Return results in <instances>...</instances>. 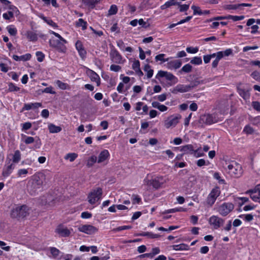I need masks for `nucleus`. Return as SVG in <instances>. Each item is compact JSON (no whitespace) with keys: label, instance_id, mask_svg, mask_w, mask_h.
Returning <instances> with one entry per match:
<instances>
[{"label":"nucleus","instance_id":"obj_1","mask_svg":"<svg viewBox=\"0 0 260 260\" xmlns=\"http://www.w3.org/2000/svg\"><path fill=\"white\" fill-rule=\"evenodd\" d=\"M50 175L46 172H39L31 176L28 182L27 189L31 195H35L41 191L44 186L50 180Z\"/></svg>","mask_w":260,"mask_h":260},{"label":"nucleus","instance_id":"obj_2","mask_svg":"<svg viewBox=\"0 0 260 260\" xmlns=\"http://www.w3.org/2000/svg\"><path fill=\"white\" fill-rule=\"evenodd\" d=\"M223 168L226 173L234 178L241 177L243 172L241 165L234 160L225 161Z\"/></svg>","mask_w":260,"mask_h":260},{"label":"nucleus","instance_id":"obj_3","mask_svg":"<svg viewBox=\"0 0 260 260\" xmlns=\"http://www.w3.org/2000/svg\"><path fill=\"white\" fill-rule=\"evenodd\" d=\"M234 205L230 202H224L215 208V210L222 216H226L234 209Z\"/></svg>","mask_w":260,"mask_h":260},{"label":"nucleus","instance_id":"obj_4","mask_svg":"<svg viewBox=\"0 0 260 260\" xmlns=\"http://www.w3.org/2000/svg\"><path fill=\"white\" fill-rule=\"evenodd\" d=\"M102 189L98 187L93 189L88 196V201L90 204H94L102 198Z\"/></svg>","mask_w":260,"mask_h":260},{"label":"nucleus","instance_id":"obj_5","mask_svg":"<svg viewBox=\"0 0 260 260\" xmlns=\"http://www.w3.org/2000/svg\"><path fill=\"white\" fill-rule=\"evenodd\" d=\"M181 116L179 114L172 115L168 117L164 121V126L169 129L174 127L179 123Z\"/></svg>","mask_w":260,"mask_h":260},{"label":"nucleus","instance_id":"obj_6","mask_svg":"<svg viewBox=\"0 0 260 260\" xmlns=\"http://www.w3.org/2000/svg\"><path fill=\"white\" fill-rule=\"evenodd\" d=\"M220 194V190L219 187H215L213 188L207 198V204L211 207L214 204L216 200L219 196Z\"/></svg>","mask_w":260,"mask_h":260},{"label":"nucleus","instance_id":"obj_7","mask_svg":"<svg viewBox=\"0 0 260 260\" xmlns=\"http://www.w3.org/2000/svg\"><path fill=\"white\" fill-rule=\"evenodd\" d=\"M208 223L214 229L217 230L221 227L224 223V219L218 215H212L208 219Z\"/></svg>","mask_w":260,"mask_h":260},{"label":"nucleus","instance_id":"obj_8","mask_svg":"<svg viewBox=\"0 0 260 260\" xmlns=\"http://www.w3.org/2000/svg\"><path fill=\"white\" fill-rule=\"evenodd\" d=\"M158 77H165L167 80L171 82L170 83V85L175 84L178 82V80L176 77H175L173 74L166 71H158L156 76V78H157Z\"/></svg>","mask_w":260,"mask_h":260},{"label":"nucleus","instance_id":"obj_9","mask_svg":"<svg viewBox=\"0 0 260 260\" xmlns=\"http://www.w3.org/2000/svg\"><path fill=\"white\" fill-rule=\"evenodd\" d=\"M22 137L24 140V142L26 144H32L35 142V145L34 147V149L40 148L42 145L41 142L39 137H36V138H34L32 137L27 136L23 134L22 135Z\"/></svg>","mask_w":260,"mask_h":260},{"label":"nucleus","instance_id":"obj_10","mask_svg":"<svg viewBox=\"0 0 260 260\" xmlns=\"http://www.w3.org/2000/svg\"><path fill=\"white\" fill-rule=\"evenodd\" d=\"M194 87L192 85L178 84L171 90L173 94H177L178 92L183 93L190 91Z\"/></svg>","mask_w":260,"mask_h":260},{"label":"nucleus","instance_id":"obj_11","mask_svg":"<svg viewBox=\"0 0 260 260\" xmlns=\"http://www.w3.org/2000/svg\"><path fill=\"white\" fill-rule=\"evenodd\" d=\"M78 230L82 233L88 235H91L98 232V229L96 227L90 224L81 225L78 227Z\"/></svg>","mask_w":260,"mask_h":260},{"label":"nucleus","instance_id":"obj_12","mask_svg":"<svg viewBox=\"0 0 260 260\" xmlns=\"http://www.w3.org/2000/svg\"><path fill=\"white\" fill-rule=\"evenodd\" d=\"M110 56L112 61L116 63L123 64L125 61V59H123L118 51L114 48L111 50Z\"/></svg>","mask_w":260,"mask_h":260},{"label":"nucleus","instance_id":"obj_13","mask_svg":"<svg viewBox=\"0 0 260 260\" xmlns=\"http://www.w3.org/2000/svg\"><path fill=\"white\" fill-rule=\"evenodd\" d=\"M11 161V159L6 160V164L5 165L2 172V175L4 177H8L15 168L14 165Z\"/></svg>","mask_w":260,"mask_h":260},{"label":"nucleus","instance_id":"obj_14","mask_svg":"<svg viewBox=\"0 0 260 260\" xmlns=\"http://www.w3.org/2000/svg\"><path fill=\"white\" fill-rule=\"evenodd\" d=\"M110 154L109 151L107 149L102 150L97 157L98 163L104 164L106 165L110 158Z\"/></svg>","mask_w":260,"mask_h":260},{"label":"nucleus","instance_id":"obj_15","mask_svg":"<svg viewBox=\"0 0 260 260\" xmlns=\"http://www.w3.org/2000/svg\"><path fill=\"white\" fill-rule=\"evenodd\" d=\"M167 182V180L162 176H157L152 179V186L155 189H158Z\"/></svg>","mask_w":260,"mask_h":260},{"label":"nucleus","instance_id":"obj_16","mask_svg":"<svg viewBox=\"0 0 260 260\" xmlns=\"http://www.w3.org/2000/svg\"><path fill=\"white\" fill-rule=\"evenodd\" d=\"M72 231V229L70 230L62 225H58L55 230V232L59 234L60 236L63 237L69 236Z\"/></svg>","mask_w":260,"mask_h":260},{"label":"nucleus","instance_id":"obj_17","mask_svg":"<svg viewBox=\"0 0 260 260\" xmlns=\"http://www.w3.org/2000/svg\"><path fill=\"white\" fill-rule=\"evenodd\" d=\"M202 120L207 124H211L218 122V119L214 114L204 115L202 117Z\"/></svg>","mask_w":260,"mask_h":260},{"label":"nucleus","instance_id":"obj_18","mask_svg":"<svg viewBox=\"0 0 260 260\" xmlns=\"http://www.w3.org/2000/svg\"><path fill=\"white\" fill-rule=\"evenodd\" d=\"M182 64V62L180 60H172L168 61L166 64V67L170 70L177 69H179Z\"/></svg>","mask_w":260,"mask_h":260},{"label":"nucleus","instance_id":"obj_19","mask_svg":"<svg viewBox=\"0 0 260 260\" xmlns=\"http://www.w3.org/2000/svg\"><path fill=\"white\" fill-rule=\"evenodd\" d=\"M41 107H42V104L41 103H30L25 104L23 107L22 108L21 112H23L25 110H29L32 109H37Z\"/></svg>","mask_w":260,"mask_h":260},{"label":"nucleus","instance_id":"obj_20","mask_svg":"<svg viewBox=\"0 0 260 260\" xmlns=\"http://www.w3.org/2000/svg\"><path fill=\"white\" fill-rule=\"evenodd\" d=\"M76 48L78 50L79 55L81 58H83L86 55V51L83 47L81 41H78L75 44Z\"/></svg>","mask_w":260,"mask_h":260},{"label":"nucleus","instance_id":"obj_21","mask_svg":"<svg viewBox=\"0 0 260 260\" xmlns=\"http://www.w3.org/2000/svg\"><path fill=\"white\" fill-rule=\"evenodd\" d=\"M87 73L91 80L96 82L97 86H99L100 84V78L99 76L95 72L89 69L88 70Z\"/></svg>","mask_w":260,"mask_h":260},{"label":"nucleus","instance_id":"obj_22","mask_svg":"<svg viewBox=\"0 0 260 260\" xmlns=\"http://www.w3.org/2000/svg\"><path fill=\"white\" fill-rule=\"evenodd\" d=\"M31 57V55L30 53H26L25 54L18 56L16 55H13L12 58L16 61H25L29 60Z\"/></svg>","mask_w":260,"mask_h":260},{"label":"nucleus","instance_id":"obj_23","mask_svg":"<svg viewBox=\"0 0 260 260\" xmlns=\"http://www.w3.org/2000/svg\"><path fill=\"white\" fill-rule=\"evenodd\" d=\"M246 193H250L251 199L254 202H258L259 200H260V198L258 197V194L257 193V190L256 187L254 189L247 190L246 192Z\"/></svg>","mask_w":260,"mask_h":260},{"label":"nucleus","instance_id":"obj_24","mask_svg":"<svg viewBox=\"0 0 260 260\" xmlns=\"http://www.w3.org/2000/svg\"><path fill=\"white\" fill-rule=\"evenodd\" d=\"M21 218L26 217L29 214V208L26 205L18 206Z\"/></svg>","mask_w":260,"mask_h":260},{"label":"nucleus","instance_id":"obj_25","mask_svg":"<svg viewBox=\"0 0 260 260\" xmlns=\"http://www.w3.org/2000/svg\"><path fill=\"white\" fill-rule=\"evenodd\" d=\"M151 104L153 108L157 109L160 112H165L168 109V108L166 105L161 104L158 102H153Z\"/></svg>","mask_w":260,"mask_h":260},{"label":"nucleus","instance_id":"obj_26","mask_svg":"<svg viewBox=\"0 0 260 260\" xmlns=\"http://www.w3.org/2000/svg\"><path fill=\"white\" fill-rule=\"evenodd\" d=\"M238 91L240 95L244 100H248L249 99L250 96V94L249 92L250 89L246 90L245 89L238 88Z\"/></svg>","mask_w":260,"mask_h":260},{"label":"nucleus","instance_id":"obj_27","mask_svg":"<svg viewBox=\"0 0 260 260\" xmlns=\"http://www.w3.org/2000/svg\"><path fill=\"white\" fill-rule=\"evenodd\" d=\"M48 129L50 133H58L60 132L62 128L60 126H56L53 123H50L48 126Z\"/></svg>","mask_w":260,"mask_h":260},{"label":"nucleus","instance_id":"obj_28","mask_svg":"<svg viewBox=\"0 0 260 260\" xmlns=\"http://www.w3.org/2000/svg\"><path fill=\"white\" fill-rule=\"evenodd\" d=\"M180 150L185 153H190L192 154L193 152L194 151V148L192 145L188 144L182 146Z\"/></svg>","mask_w":260,"mask_h":260},{"label":"nucleus","instance_id":"obj_29","mask_svg":"<svg viewBox=\"0 0 260 260\" xmlns=\"http://www.w3.org/2000/svg\"><path fill=\"white\" fill-rule=\"evenodd\" d=\"M26 36L29 41L35 42L38 40V36L36 33L32 31H27Z\"/></svg>","mask_w":260,"mask_h":260},{"label":"nucleus","instance_id":"obj_30","mask_svg":"<svg viewBox=\"0 0 260 260\" xmlns=\"http://www.w3.org/2000/svg\"><path fill=\"white\" fill-rule=\"evenodd\" d=\"M55 83L59 88L62 90H70L71 89L70 86L66 83L62 82V81L57 80L55 81Z\"/></svg>","mask_w":260,"mask_h":260},{"label":"nucleus","instance_id":"obj_31","mask_svg":"<svg viewBox=\"0 0 260 260\" xmlns=\"http://www.w3.org/2000/svg\"><path fill=\"white\" fill-rule=\"evenodd\" d=\"M173 250L176 251L186 250L189 249V246L185 244H180L179 245H174L172 246Z\"/></svg>","mask_w":260,"mask_h":260},{"label":"nucleus","instance_id":"obj_32","mask_svg":"<svg viewBox=\"0 0 260 260\" xmlns=\"http://www.w3.org/2000/svg\"><path fill=\"white\" fill-rule=\"evenodd\" d=\"M75 23L77 27H81L83 30L87 28V23L82 18L79 19Z\"/></svg>","mask_w":260,"mask_h":260},{"label":"nucleus","instance_id":"obj_33","mask_svg":"<svg viewBox=\"0 0 260 260\" xmlns=\"http://www.w3.org/2000/svg\"><path fill=\"white\" fill-rule=\"evenodd\" d=\"M82 2L90 8H93L96 4L98 3V0H81Z\"/></svg>","mask_w":260,"mask_h":260},{"label":"nucleus","instance_id":"obj_34","mask_svg":"<svg viewBox=\"0 0 260 260\" xmlns=\"http://www.w3.org/2000/svg\"><path fill=\"white\" fill-rule=\"evenodd\" d=\"M11 216L13 218H21L18 206H17L12 209L11 211Z\"/></svg>","mask_w":260,"mask_h":260},{"label":"nucleus","instance_id":"obj_35","mask_svg":"<svg viewBox=\"0 0 260 260\" xmlns=\"http://www.w3.org/2000/svg\"><path fill=\"white\" fill-rule=\"evenodd\" d=\"M176 5H178V3L177 2L174 1V0H169L168 2H166L165 4L162 5L160 8L162 10H164L172 6Z\"/></svg>","mask_w":260,"mask_h":260},{"label":"nucleus","instance_id":"obj_36","mask_svg":"<svg viewBox=\"0 0 260 260\" xmlns=\"http://www.w3.org/2000/svg\"><path fill=\"white\" fill-rule=\"evenodd\" d=\"M144 71L146 72L147 77L150 78L153 75V70L151 69V67L148 64H146L144 68Z\"/></svg>","mask_w":260,"mask_h":260},{"label":"nucleus","instance_id":"obj_37","mask_svg":"<svg viewBox=\"0 0 260 260\" xmlns=\"http://www.w3.org/2000/svg\"><path fill=\"white\" fill-rule=\"evenodd\" d=\"M96 162H98L97 157L92 155L88 159L86 165L89 168L91 167Z\"/></svg>","mask_w":260,"mask_h":260},{"label":"nucleus","instance_id":"obj_38","mask_svg":"<svg viewBox=\"0 0 260 260\" xmlns=\"http://www.w3.org/2000/svg\"><path fill=\"white\" fill-rule=\"evenodd\" d=\"M218 54L219 55H221V58H223L224 56L233 55V50L231 48L227 49L224 51H218Z\"/></svg>","mask_w":260,"mask_h":260},{"label":"nucleus","instance_id":"obj_39","mask_svg":"<svg viewBox=\"0 0 260 260\" xmlns=\"http://www.w3.org/2000/svg\"><path fill=\"white\" fill-rule=\"evenodd\" d=\"M21 159V154L19 150L15 151L12 157L13 162L14 164L18 163Z\"/></svg>","mask_w":260,"mask_h":260},{"label":"nucleus","instance_id":"obj_40","mask_svg":"<svg viewBox=\"0 0 260 260\" xmlns=\"http://www.w3.org/2000/svg\"><path fill=\"white\" fill-rule=\"evenodd\" d=\"M166 54L161 53L158 55H157L155 57V60L156 61H161V63L169 61V58H165Z\"/></svg>","mask_w":260,"mask_h":260},{"label":"nucleus","instance_id":"obj_41","mask_svg":"<svg viewBox=\"0 0 260 260\" xmlns=\"http://www.w3.org/2000/svg\"><path fill=\"white\" fill-rule=\"evenodd\" d=\"M77 154L75 153H69L66 155L64 159L69 160L70 162H72L77 157Z\"/></svg>","mask_w":260,"mask_h":260},{"label":"nucleus","instance_id":"obj_42","mask_svg":"<svg viewBox=\"0 0 260 260\" xmlns=\"http://www.w3.org/2000/svg\"><path fill=\"white\" fill-rule=\"evenodd\" d=\"M184 211V210L182 208H173V209L165 210L164 211L161 212V214H165L175 213L176 212H181V211Z\"/></svg>","mask_w":260,"mask_h":260},{"label":"nucleus","instance_id":"obj_43","mask_svg":"<svg viewBox=\"0 0 260 260\" xmlns=\"http://www.w3.org/2000/svg\"><path fill=\"white\" fill-rule=\"evenodd\" d=\"M251 123L257 127H260V116L251 117L250 118Z\"/></svg>","mask_w":260,"mask_h":260},{"label":"nucleus","instance_id":"obj_44","mask_svg":"<svg viewBox=\"0 0 260 260\" xmlns=\"http://www.w3.org/2000/svg\"><path fill=\"white\" fill-rule=\"evenodd\" d=\"M243 132L247 135H251L254 133V130L250 125H246L244 127Z\"/></svg>","mask_w":260,"mask_h":260},{"label":"nucleus","instance_id":"obj_45","mask_svg":"<svg viewBox=\"0 0 260 260\" xmlns=\"http://www.w3.org/2000/svg\"><path fill=\"white\" fill-rule=\"evenodd\" d=\"M190 62L194 65H200L202 63V59L201 57L196 56L191 59Z\"/></svg>","mask_w":260,"mask_h":260},{"label":"nucleus","instance_id":"obj_46","mask_svg":"<svg viewBox=\"0 0 260 260\" xmlns=\"http://www.w3.org/2000/svg\"><path fill=\"white\" fill-rule=\"evenodd\" d=\"M140 235L142 236H147L151 238H153V239L158 238L160 237V235H159L158 234H153L151 232L143 233L140 234Z\"/></svg>","mask_w":260,"mask_h":260},{"label":"nucleus","instance_id":"obj_47","mask_svg":"<svg viewBox=\"0 0 260 260\" xmlns=\"http://www.w3.org/2000/svg\"><path fill=\"white\" fill-rule=\"evenodd\" d=\"M7 29L10 35H11V36H14L17 33V30L16 28L12 25L7 26Z\"/></svg>","mask_w":260,"mask_h":260},{"label":"nucleus","instance_id":"obj_48","mask_svg":"<svg viewBox=\"0 0 260 260\" xmlns=\"http://www.w3.org/2000/svg\"><path fill=\"white\" fill-rule=\"evenodd\" d=\"M192 154H193V155L196 157H199L203 156L204 155V153L202 151V148L200 147L196 150H194Z\"/></svg>","mask_w":260,"mask_h":260},{"label":"nucleus","instance_id":"obj_49","mask_svg":"<svg viewBox=\"0 0 260 260\" xmlns=\"http://www.w3.org/2000/svg\"><path fill=\"white\" fill-rule=\"evenodd\" d=\"M192 70V66L189 64H186L184 65L180 70V72H183L186 73H189Z\"/></svg>","mask_w":260,"mask_h":260},{"label":"nucleus","instance_id":"obj_50","mask_svg":"<svg viewBox=\"0 0 260 260\" xmlns=\"http://www.w3.org/2000/svg\"><path fill=\"white\" fill-rule=\"evenodd\" d=\"M117 10H118V9H117V6L115 5H112L110 7V8L108 11V15H115L117 13Z\"/></svg>","mask_w":260,"mask_h":260},{"label":"nucleus","instance_id":"obj_51","mask_svg":"<svg viewBox=\"0 0 260 260\" xmlns=\"http://www.w3.org/2000/svg\"><path fill=\"white\" fill-rule=\"evenodd\" d=\"M191 9L193 11V15L198 14L199 15H201L203 14V12L200 9V8L199 7L196 6L194 5H192L191 6Z\"/></svg>","mask_w":260,"mask_h":260},{"label":"nucleus","instance_id":"obj_52","mask_svg":"<svg viewBox=\"0 0 260 260\" xmlns=\"http://www.w3.org/2000/svg\"><path fill=\"white\" fill-rule=\"evenodd\" d=\"M8 91L10 92L19 91L20 88L16 86L14 84L10 83L8 85Z\"/></svg>","mask_w":260,"mask_h":260},{"label":"nucleus","instance_id":"obj_53","mask_svg":"<svg viewBox=\"0 0 260 260\" xmlns=\"http://www.w3.org/2000/svg\"><path fill=\"white\" fill-rule=\"evenodd\" d=\"M22 126L21 131L25 132L31 128L32 124L29 122H26L21 124Z\"/></svg>","mask_w":260,"mask_h":260},{"label":"nucleus","instance_id":"obj_54","mask_svg":"<svg viewBox=\"0 0 260 260\" xmlns=\"http://www.w3.org/2000/svg\"><path fill=\"white\" fill-rule=\"evenodd\" d=\"M213 177L214 179L217 180L218 182L220 184H224L225 180L223 179H221L220 176V174L218 172H215L213 175Z\"/></svg>","mask_w":260,"mask_h":260},{"label":"nucleus","instance_id":"obj_55","mask_svg":"<svg viewBox=\"0 0 260 260\" xmlns=\"http://www.w3.org/2000/svg\"><path fill=\"white\" fill-rule=\"evenodd\" d=\"M36 55L37 57V60L39 62H42L43 61L45 57V55L42 52L37 51L36 53Z\"/></svg>","mask_w":260,"mask_h":260},{"label":"nucleus","instance_id":"obj_56","mask_svg":"<svg viewBox=\"0 0 260 260\" xmlns=\"http://www.w3.org/2000/svg\"><path fill=\"white\" fill-rule=\"evenodd\" d=\"M228 17L229 19H232L234 21L242 20L244 18V16H233V15H228Z\"/></svg>","mask_w":260,"mask_h":260},{"label":"nucleus","instance_id":"obj_57","mask_svg":"<svg viewBox=\"0 0 260 260\" xmlns=\"http://www.w3.org/2000/svg\"><path fill=\"white\" fill-rule=\"evenodd\" d=\"M132 69L135 71L140 69V63L138 60H135L133 61Z\"/></svg>","mask_w":260,"mask_h":260},{"label":"nucleus","instance_id":"obj_58","mask_svg":"<svg viewBox=\"0 0 260 260\" xmlns=\"http://www.w3.org/2000/svg\"><path fill=\"white\" fill-rule=\"evenodd\" d=\"M221 55H219L218 54V55H217V57L215 59V60H214L213 61V62L212 63V68H215L217 67L219 60L222 58L221 57Z\"/></svg>","mask_w":260,"mask_h":260},{"label":"nucleus","instance_id":"obj_59","mask_svg":"<svg viewBox=\"0 0 260 260\" xmlns=\"http://www.w3.org/2000/svg\"><path fill=\"white\" fill-rule=\"evenodd\" d=\"M132 200L133 204H139L141 202V199L138 195L133 194L132 197Z\"/></svg>","mask_w":260,"mask_h":260},{"label":"nucleus","instance_id":"obj_60","mask_svg":"<svg viewBox=\"0 0 260 260\" xmlns=\"http://www.w3.org/2000/svg\"><path fill=\"white\" fill-rule=\"evenodd\" d=\"M13 16L14 14L12 11H9L7 13H4L3 15V18L6 20H9L13 18Z\"/></svg>","mask_w":260,"mask_h":260},{"label":"nucleus","instance_id":"obj_61","mask_svg":"<svg viewBox=\"0 0 260 260\" xmlns=\"http://www.w3.org/2000/svg\"><path fill=\"white\" fill-rule=\"evenodd\" d=\"M186 51L189 53L194 54L198 52L199 49L198 47H188L186 48Z\"/></svg>","mask_w":260,"mask_h":260},{"label":"nucleus","instance_id":"obj_62","mask_svg":"<svg viewBox=\"0 0 260 260\" xmlns=\"http://www.w3.org/2000/svg\"><path fill=\"white\" fill-rule=\"evenodd\" d=\"M110 69L112 71L117 72L121 70V67L119 65L113 64L111 65Z\"/></svg>","mask_w":260,"mask_h":260},{"label":"nucleus","instance_id":"obj_63","mask_svg":"<svg viewBox=\"0 0 260 260\" xmlns=\"http://www.w3.org/2000/svg\"><path fill=\"white\" fill-rule=\"evenodd\" d=\"M252 106L253 108L257 111L260 112V103L258 101H253L251 103Z\"/></svg>","mask_w":260,"mask_h":260},{"label":"nucleus","instance_id":"obj_64","mask_svg":"<svg viewBox=\"0 0 260 260\" xmlns=\"http://www.w3.org/2000/svg\"><path fill=\"white\" fill-rule=\"evenodd\" d=\"M251 76L256 80H260V73L257 71H254L252 72L251 74Z\"/></svg>","mask_w":260,"mask_h":260}]
</instances>
